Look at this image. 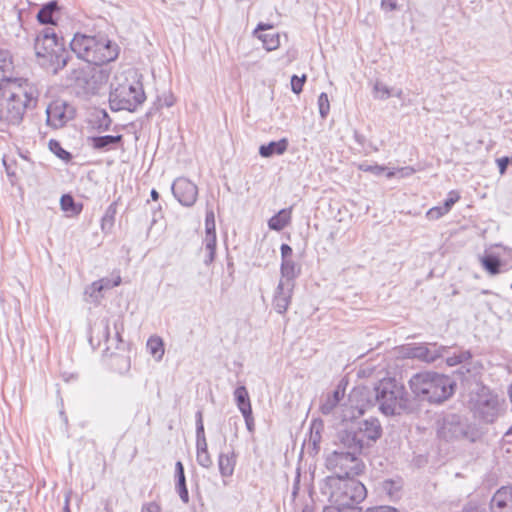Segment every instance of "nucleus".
<instances>
[{
	"label": "nucleus",
	"mask_w": 512,
	"mask_h": 512,
	"mask_svg": "<svg viewBox=\"0 0 512 512\" xmlns=\"http://www.w3.org/2000/svg\"><path fill=\"white\" fill-rule=\"evenodd\" d=\"M36 86L27 79L11 78L0 86V119L8 124H19L28 109L38 101Z\"/></svg>",
	"instance_id": "1"
},
{
	"label": "nucleus",
	"mask_w": 512,
	"mask_h": 512,
	"mask_svg": "<svg viewBox=\"0 0 512 512\" xmlns=\"http://www.w3.org/2000/svg\"><path fill=\"white\" fill-rule=\"evenodd\" d=\"M70 48L79 59L101 66L114 61L119 55V47L106 36L76 33L70 41Z\"/></svg>",
	"instance_id": "2"
},
{
	"label": "nucleus",
	"mask_w": 512,
	"mask_h": 512,
	"mask_svg": "<svg viewBox=\"0 0 512 512\" xmlns=\"http://www.w3.org/2000/svg\"><path fill=\"white\" fill-rule=\"evenodd\" d=\"M409 386L419 400L442 403L453 395L455 382L449 376L426 371L413 375Z\"/></svg>",
	"instance_id": "3"
},
{
	"label": "nucleus",
	"mask_w": 512,
	"mask_h": 512,
	"mask_svg": "<svg viewBox=\"0 0 512 512\" xmlns=\"http://www.w3.org/2000/svg\"><path fill=\"white\" fill-rule=\"evenodd\" d=\"M34 49L39 64L53 74H57L68 63L69 55L65 43L63 40L59 41L52 27H46L36 37Z\"/></svg>",
	"instance_id": "4"
},
{
	"label": "nucleus",
	"mask_w": 512,
	"mask_h": 512,
	"mask_svg": "<svg viewBox=\"0 0 512 512\" xmlns=\"http://www.w3.org/2000/svg\"><path fill=\"white\" fill-rule=\"evenodd\" d=\"M375 403L380 411L389 415H400L408 409L404 387L395 379H382L373 389Z\"/></svg>",
	"instance_id": "5"
},
{
	"label": "nucleus",
	"mask_w": 512,
	"mask_h": 512,
	"mask_svg": "<svg viewBox=\"0 0 512 512\" xmlns=\"http://www.w3.org/2000/svg\"><path fill=\"white\" fill-rule=\"evenodd\" d=\"M328 485L331 488L329 502L340 506L359 507L367 496L365 486L354 477L343 478L338 474L328 478Z\"/></svg>",
	"instance_id": "6"
},
{
	"label": "nucleus",
	"mask_w": 512,
	"mask_h": 512,
	"mask_svg": "<svg viewBox=\"0 0 512 512\" xmlns=\"http://www.w3.org/2000/svg\"><path fill=\"white\" fill-rule=\"evenodd\" d=\"M109 103L112 110L135 111L145 100L142 83L138 80L124 79L116 85L111 84Z\"/></svg>",
	"instance_id": "7"
},
{
	"label": "nucleus",
	"mask_w": 512,
	"mask_h": 512,
	"mask_svg": "<svg viewBox=\"0 0 512 512\" xmlns=\"http://www.w3.org/2000/svg\"><path fill=\"white\" fill-rule=\"evenodd\" d=\"M107 80L108 74L104 70L90 66L74 69L68 77L76 94L84 98L99 93Z\"/></svg>",
	"instance_id": "8"
},
{
	"label": "nucleus",
	"mask_w": 512,
	"mask_h": 512,
	"mask_svg": "<svg viewBox=\"0 0 512 512\" xmlns=\"http://www.w3.org/2000/svg\"><path fill=\"white\" fill-rule=\"evenodd\" d=\"M438 435L446 441L466 439L473 442L477 431L467 418L459 414H447L439 423Z\"/></svg>",
	"instance_id": "9"
},
{
	"label": "nucleus",
	"mask_w": 512,
	"mask_h": 512,
	"mask_svg": "<svg viewBox=\"0 0 512 512\" xmlns=\"http://www.w3.org/2000/svg\"><path fill=\"white\" fill-rule=\"evenodd\" d=\"M360 454L336 448L326 458V467L341 474L343 478L359 475L363 470V462L359 458Z\"/></svg>",
	"instance_id": "10"
},
{
	"label": "nucleus",
	"mask_w": 512,
	"mask_h": 512,
	"mask_svg": "<svg viewBox=\"0 0 512 512\" xmlns=\"http://www.w3.org/2000/svg\"><path fill=\"white\" fill-rule=\"evenodd\" d=\"M47 124L54 129L64 127L75 116V109L64 100L51 102L46 109Z\"/></svg>",
	"instance_id": "11"
},
{
	"label": "nucleus",
	"mask_w": 512,
	"mask_h": 512,
	"mask_svg": "<svg viewBox=\"0 0 512 512\" xmlns=\"http://www.w3.org/2000/svg\"><path fill=\"white\" fill-rule=\"evenodd\" d=\"M335 444L339 449L356 454H361L365 448L363 440L358 436L351 421L342 424V427L337 432Z\"/></svg>",
	"instance_id": "12"
},
{
	"label": "nucleus",
	"mask_w": 512,
	"mask_h": 512,
	"mask_svg": "<svg viewBox=\"0 0 512 512\" xmlns=\"http://www.w3.org/2000/svg\"><path fill=\"white\" fill-rule=\"evenodd\" d=\"M171 189L174 197L184 206L190 207L197 200V186L185 177L177 178L173 182Z\"/></svg>",
	"instance_id": "13"
},
{
	"label": "nucleus",
	"mask_w": 512,
	"mask_h": 512,
	"mask_svg": "<svg viewBox=\"0 0 512 512\" xmlns=\"http://www.w3.org/2000/svg\"><path fill=\"white\" fill-rule=\"evenodd\" d=\"M358 436L363 440L365 447H369L382 435V427L378 419L369 418L360 421H351Z\"/></svg>",
	"instance_id": "14"
},
{
	"label": "nucleus",
	"mask_w": 512,
	"mask_h": 512,
	"mask_svg": "<svg viewBox=\"0 0 512 512\" xmlns=\"http://www.w3.org/2000/svg\"><path fill=\"white\" fill-rule=\"evenodd\" d=\"M294 286V282L279 280L272 299V306L277 313L284 314L288 310Z\"/></svg>",
	"instance_id": "15"
},
{
	"label": "nucleus",
	"mask_w": 512,
	"mask_h": 512,
	"mask_svg": "<svg viewBox=\"0 0 512 512\" xmlns=\"http://www.w3.org/2000/svg\"><path fill=\"white\" fill-rule=\"evenodd\" d=\"M406 356L409 358H415L427 363H432L442 356L446 351V347H438L436 344L431 345H413L406 349Z\"/></svg>",
	"instance_id": "16"
},
{
	"label": "nucleus",
	"mask_w": 512,
	"mask_h": 512,
	"mask_svg": "<svg viewBox=\"0 0 512 512\" xmlns=\"http://www.w3.org/2000/svg\"><path fill=\"white\" fill-rule=\"evenodd\" d=\"M474 410L484 422L492 423L498 416V401L495 397L480 396L474 405Z\"/></svg>",
	"instance_id": "17"
},
{
	"label": "nucleus",
	"mask_w": 512,
	"mask_h": 512,
	"mask_svg": "<svg viewBox=\"0 0 512 512\" xmlns=\"http://www.w3.org/2000/svg\"><path fill=\"white\" fill-rule=\"evenodd\" d=\"M490 512H512V485L499 488L489 503Z\"/></svg>",
	"instance_id": "18"
},
{
	"label": "nucleus",
	"mask_w": 512,
	"mask_h": 512,
	"mask_svg": "<svg viewBox=\"0 0 512 512\" xmlns=\"http://www.w3.org/2000/svg\"><path fill=\"white\" fill-rule=\"evenodd\" d=\"M370 394V390L366 387H358L352 390L349 395V402L351 403V408H353L350 415L351 418H355L356 413L358 415L363 414L365 408L371 404L368 398Z\"/></svg>",
	"instance_id": "19"
},
{
	"label": "nucleus",
	"mask_w": 512,
	"mask_h": 512,
	"mask_svg": "<svg viewBox=\"0 0 512 512\" xmlns=\"http://www.w3.org/2000/svg\"><path fill=\"white\" fill-rule=\"evenodd\" d=\"M271 30L272 26L265 25L260 23L256 30L254 31L257 34V37L262 41L264 48L267 51L276 50L280 46V34L275 31H269L267 33H260L264 30Z\"/></svg>",
	"instance_id": "20"
},
{
	"label": "nucleus",
	"mask_w": 512,
	"mask_h": 512,
	"mask_svg": "<svg viewBox=\"0 0 512 512\" xmlns=\"http://www.w3.org/2000/svg\"><path fill=\"white\" fill-rule=\"evenodd\" d=\"M121 141L122 135H105L88 138L89 145L96 150H109Z\"/></svg>",
	"instance_id": "21"
},
{
	"label": "nucleus",
	"mask_w": 512,
	"mask_h": 512,
	"mask_svg": "<svg viewBox=\"0 0 512 512\" xmlns=\"http://www.w3.org/2000/svg\"><path fill=\"white\" fill-rule=\"evenodd\" d=\"M288 148V140L282 138L279 141H271L266 145H261L259 154L264 158L272 157L273 155H282Z\"/></svg>",
	"instance_id": "22"
},
{
	"label": "nucleus",
	"mask_w": 512,
	"mask_h": 512,
	"mask_svg": "<svg viewBox=\"0 0 512 512\" xmlns=\"http://www.w3.org/2000/svg\"><path fill=\"white\" fill-rule=\"evenodd\" d=\"M236 458L234 452L220 453L218 457L219 472L222 477H230L234 473Z\"/></svg>",
	"instance_id": "23"
},
{
	"label": "nucleus",
	"mask_w": 512,
	"mask_h": 512,
	"mask_svg": "<svg viewBox=\"0 0 512 512\" xmlns=\"http://www.w3.org/2000/svg\"><path fill=\"white\" fill-rule=\"evenodd\" d=\"M301 267L293 259L281 261L280 280H286L294 282V280L300 275Z\"/></svg>",
	"instance_id": "24"
},
{
	"label": "nucleus",
	"mask_w": 512,
	"mask_h": 512,
	"mask_svg": "<svg viewBox=\"0 0 512 512\" xmlns=\"http://www.w3.org/2000/svg\"><path fill=\"white\" fill-rule=\"evenodd\" d=\"M14 66L8 51L0 49V86L12 78Z\"/></svg>",
	"instance_id": "25"
},
{
	"label": "nucleus",
	"mask_w": 512,
	"mask_h": 512,
	"mask_svg": "<svg viewBox=\"0 0 512 512\" xmlns=\"http://www.w3.org/2000/svg\"><path fill=\"white\" fill-rule=\"evenodd\" d=\"M291 210L282 209L276 215L272 216L268 221V226L271 230L281 231L290 222Z\"/></svg>",
	"instance_id": "26"
},
{
	"label": "nucleus",
	"mask_w": 512,
	"mask_h": 512,
	"mask_svg": "<svg viewBox=\"0 0 512 512\" xmlns=\"http://www.w3.org/2000/svg\"><path fill=\"white\" fill-rule=\"evenodd\" d=\"M234 396L237 407L242 414H248V412H252L249 394L245 386L237 387L234 391Z\"/></svg>",
	"instance_id": "27"
},
{
	"label": "nucleus",
	"mask_w": 512,
	"mask_h": 512,
	"mask_svg": "<svg viewBox=\"0 0 512 512\" xmlns=\"http://www.w3.org/2000/svg\"><path fill=\"white\" fill-rule=\"evenodd\" d=\"M175 472L177 477L176 488L178 490L179 496L184 503H187L189 501V494L186 487L184 467L180 461L176 463Z\"/></svg>",
	"instance_id": "28"
},
{
	"label": "nucleus",
	"mask_w": 512,
	"mask_h": 512,
	"mask_svg": "<svg viewBox=\"0 0 512 512\" xmlns=\"http://www.w3.org/2000/svg\"><path fill=\"white\" fill-rule=\"evenodd\" d=\"M342 397L343 394L339 389L335 390L332 394H328L320 405L321 413L324 415L332 413Z\"/></svg>",
	"instance_id": "29"
},
{
	"label": "nucleus",
	"mask_w": 512,
	"mask_h": 512,
	"mask_svg": "<svg viewBox=\"0 0 512 512\" xmlns=\"http://www.w3.org/2000/svg\"><path fill=\"white\" fill-rule=\"evenodd\" d=\"M58 11L56 1H51L45 4L38 12L37 19L41 24H52L53 16Z\"/></svg>",
	"instance_id": "30"
},
{
	"label": "nucleus",
	"mask_w": 512,
	"mask_h": 512,
	"mask_svg": "<svg viewBox=\"0 0 512 512\" xmlns=\"http://www.w3.org/2000/svg\"><path fill=\"white\" fill-rule=\"evenodd\" d=\"M216 233H206L204 238V246L206 255L204 258V263L206 265H210L214 259L216 254Z\"/></svg>",
	"instance_id": "31"
},
{
	"label": "nucleus",
	"mask_w": 512,
	"mask_h": 512,
	"mask_svg": "<svg viewBox=\"0 0 512 512\" xmlns=\"http://www.w3.org/2000/svg\"><path fill=\"white\" fill-rule=\"evenodd\" d=\"M147 349L156 361H160L164 355V343L162 338L156 335L151 336L147 341Z\"/></svg>",
	"instance_id": "32"
},
{
	"label": "nucleus",
	"mask_w": 512,
	"mask_h": 512,
	"mask_svg": "<svg viewBox=\"0 0 512 512\" xmlns=\"http://www.w3.org/2000/svg\"><path fill=\"white\" fill-rule=\"evenodd\" d=\"M116 213H117V203L113 202L107 207V209L101 219V229L103 232H108L111 230V228L113 227L114 222H115Z\"/></svg>",
	"instance_id": "33"
},
{
	"label": "nucleus",
	"mask_w": 512,
	"mask_h": 512,
	"mask_svg": "<svg viewBox=\"0 0 512 512\" xmlns=\"http://www.w3.org/2000/svg\"><path fill=\"white\" fill-rule=\"evenodd\" d=\"M197 453H196V460L197 463L202 466L203 468H210L213 465L212 458L208 452V446L207 443L204 444H196Z\"/></svg>",
	"instance_id": "34"
},
{
	"label": "nucleus",
	"mask_w": 512,
	"mask_h": 512,
	"mask_svg": "<svg viewBox=\"0 0 512 512\" xmlns=\"http://www.w3.org/2000/svg\"><path fill=\"white\" fill-rule=\"evenodd\" d=\"M481 263L484 269L492 275L500 272L501 261L497 256L486 255L481 258Z\"/></svg>",
	"instance_id": "35"
},
{
	"label": "nucleus",
	"mask_w": 512,
	"mask_h": 512,
	"mask_svg": "<svg viewBox=\"0 0 512 512\" xmlns=\"http://www.w3.org/2000/svg\"><path fill=\"white\" fill-rule=\"evenodd\" d=\"M49 148L60 159L65 161H69L71 159V154L63 149L58 141L50 140Z\"/></svg>",
	"instance_id": "36"
},
{
	"label": "nucleus",
	"mask_w": 512,
	"mask_h": 512,
	"mask_svg": "<svg viewBox=\"0 0 512 512\" xmlns=\"http://www.w3.org/2000/svg\"><path fill=\"white\" fill-rule=\"evenodd\" d=\"M471 358L470 351H460L452 356L447 357L446 363L449 366H456L463 363Z\"/></svg>",
	"instance_id": "37"
},
{
	"label": "nucleus",
	"mask_w": 512,
	"mask_h": 512,
	"mask_svg": "<svg viewBox=\"0 0 512 512\" xmlns=\"http://www.w3.org/2000/svg\"><path fill=\"white\" fill-rule=\"evenodd\" d=\"M103 291V281L93 282L85 291L95 302L99 301L102 297L101 292Z\"/></svg>",
	"instance_id": "38"
},
{
	"label": "nucleus",
	"mask_w": 512,
	"mask_h": 512,
	"mask_svg": "<svg viewBox=\"0 0 512 512\" xmlns=\"http://www.w3.org/2000/svg\"><path fill=\"white\" fill-rule=\"evenodd\" d=\"M323 512H361V508L349 505L340 506L335 503H330L328 506L324 507Z\"/></svg>",
	"instance_id": "39"
},
{
	"label": "nucleus",
	"mask_w": 512,
	"mask_h": 512,
	"mask_svg": "<svg viewBox=\"0 0 512 512\" xmlns=\"http://www.w3.org/2000/svg\"><path fill=\"white\" fill-rule=\"evenodd\" d=\"M318 107L319 113L322 118H326L330 111V103L328 99V95L326 93H321L318 97Z\"/></svg>",
	"instance_id": "40"
},
{
	"label": "nucleus",
	"mask_w": 512,
	"mask_h": 512,
	"mask_svg": "<svg viewBox=\"0 0 512 512\" xmlns=\"http://www.w3.org/2000/svg\"><path fill=\"white\" fill-rule=\"evenodd\" d=\"M460 512H486V506L477 500L468 501Z\"/></svg>",
	"instance_id": "41"
},
{
	"label": "nucleus",
	"mask_w": 512,
	"mask_h": 512,
	"mask_svg": "<svg viewBox=\"0 0 512 512\" xmlns=\"http://www.w3.org/2000/svg\"><path fill=\"white\" fill-rule=\"evenodd\" d=\"M96 116L98 118V129L104 131L108 130L111 125V119L107 112L105 110H99Z\"/></svg>",
	"instance_id": "42"
},
{
	"label": "nucleus",
	"mask_w": 512,
	"mask_h": 512,
	"mask_svg": "<svg viewBox=\"0 0 512 512\" xmlns=\"http://www.w3.org/2000/svg\"><path fill=\"white\" fill-rule=\"evenodd\" d=\"M374 92L376 93L375 97L380 98L382 100L390 97V89L380 81H376L374 84Z\"/></svg>",
	"instance_id": "43"
},
{
	"label": "nucleus",
	"mask_w": 512,
	"mask_h": 512,
	"mask_svg": "<svg viewBox=\"0 0 512 512\" xmlns=\"http://www.w3.org/2000/svg\"><path fill=\"white\" fill-rule=\"evenodd\" d=\"M321 424L313 423L311 427V433L309 442L313 445L314 449L318 448V445L321 441V433H320Z\"/></svg>",
	"instance_id": "44"
},
{
	"label": "nucleus",
	"mask_w": 512,
	"mask_h": 512,
	"mask_svg": "<svg viewBox=\"0 0 512 512\" xmlns=\"http://www.w3.org/2000/svg\"><path fill=\"white\" fill-rule=\"evenodd\" d=\"M60 205L63 211L78 212L76 210L74 199L70 195H63L60 199Z\"/></svg>",
	"instance_id": "45"
},
{
	"label": "nucleus",
	"mask_w": 512,
	"mask_h": 512,
	"mask_svg": "<svg viewBox=\"0 0 512 512\" xmlns=\"http://www.w3.org/2000/svg\"><path fill=\"white\" fill-rule=\"evenodd\" d=\"M305 81H306V75H303L300 78L296 75H293L291 78L292 91L296 94H299L302 91Z\"/></svg>",
	"instance_id": "46"
},
{
	"label": "nucleus",
	"mask_w": 512,
	"mask_h": 512,
	"mask_svg": "<svg viewBox=\"0 0 512 512\" xmlns=\"http://www.w3.org/2000/svg\"><path fill=\"white\" fill-rule=\"evenodd\" d=\"M205 232L216 233L215 231V216L212 210L207 211L205 217Z\"/></svg>",
	"instance_id": "47"
},
{
	"label": "nucleus",
	"mask_w": 512,
	"mask_h": 512,
	"mask_svg": "<svg viewBox=\"0 0 512 512\" xmlns=\"http://www.w3.org/2000/svg\"><path fill=\"white\" fill-rule=\"evenodd\" d=\"M459 195L457 192L451 191L448 195V198L445 200L443 208L444 211H449L451 207L459 200Z\"/></svg>",
	"instance_id": "48"
},
{
	"label": "nucleus",
	"mask_w": 512,
	"mask_h": 512,
	"mask_svg": "<svg viewBox=\"0 0 512 512\" xmlns=\"http://www.w3.org/2000/svg\"><path fill=\"white\" fill-rule=\"evenodd\" d=\"M360 169L365 172H371L375 175H381L386 168L380 165H361Z\"/></svg>",
	"instance_id": "49"
},
{
	"label": "nucleus",
	"mask_w": 512,
	"mask_h": 512,
	"mask_svg": "<svg viewBox=\"0 0 512 512\" xmlns=\"http://www.w3.org/2000/svg\"><path fill=\"white\" fill-rule=\"evenodd\" d=\"M447 211H444L443 206L442 207H433L427 211V217L429 219L435 220L446 214Z\"/></svg>",
	"instance_id": "50"
},
{
	"label": "nucleus",
	"mask_w": 512,
	"mask_h": 512,
	"mask_svg": "<svg viewBox=\"0 0 512 512\" xmlns=\"http://www.w3.org/2000/svg\"><path fill=\"white\" fill-rule=\"evenodd\" d=\"M206 444V437L204 432V425L203 424H197L196 425V444Z\"/></svg>",
	"instance_id": "51"
},
{
	"label": "nucleus",
	"mask_w": 512,
	"mask_h": 512,
	"mask_svg": "<svg viewBox=\"0 0 512 512\" xmlns=\"http://www.w3.org/2000/svg\"><path fill=\"white\" fill-rule=\"evenodd\" d=\"M99 281H103V290L104 289H111L113 287H116L120 285L121 283V277L117 276L115 280H110L109 278H102Z\"/></svg>",
	"instance_id": "52"
},
{
	"label": "nucleus",
	"mask_w": 512,
	"mask_h": 512,
	"mask_svg": "<svg viewBox=\"0 0 512 512\" xmlns=\"http://www.w3.org/2000/svg\"><path fill=\"white\" fill-rule=\"evenodd\" d=\"M280 249L282 261L292 259L293 250L288 244H282Z\"/></svg>",
	"instance_id": "53"
},
{
	"label": "nucleus",
	"mask_w": 512,
	"mask_h": 512,
	"mask_svg": "<svg viewBox=\"0 0 512 512\" xmlns=\"http://www.w3.org/2000/svg\"><path fill=\"white\" fill-rule=\"evenodd\" d=\"M381 8L384 11H394L397 9V0H381Z\"/></svg>",
	"instance_id": "54"
},
{
	"label": "nucleus",
	"mask_w": 512,
	"mask_h": 512,
	"mask_svg": "<svg viewBox=\"0 0 512 512\" xmlns=\"http://www.w3.org/2000/svg\"><path fill=\"white\" fill-rule=\"evenodd\" d=\"M364 512H399V511L392 506H378V507L368 508Z\"/></svg>",
	"instance_id": "55"
},
{
	"label": "nucleus",
	"mask_w": 512,
	"mask_h": 512,
	"mask_svg": "<svg viewBox=\"0 0 512 512\" xmlns=\"http://www.w3.org/2000/svg\"><path fill=\"white\" fill-rule=\"evenodd\" d=\"M245 420L246 427L248 431L253 432L254 430V418L252 412H248V414H242Z\"/></svg>",
	"instance_id": "56"
},
{
	"label": "nucleus",
	"mask_w": 512,
	"mask_h": 512,
	"mask_svg": "<svg viewBox=\"0 0 512 512\" xmlns=\"http://www.w3.org/2000/svg\"><path fill=\"white\" fill-rule=\"evenodd\" d=\"M160 511H161L160 506L157 503L150 502V503L145 504L142 507L141 512H160Z\"/></svg>",
	"instance_id": "57"
},
{
	"label": "nucleus",
	"mask_w": 512,
	"mask_h": 512,
	"mask_svg": "<svg viewBox=\"0 0 512 512\" xmlns=\"http://www.w3.org/2000/svg\"><path fill=\"white\" fill-rule=\"evenodd\" d=\"M3 165H4V167H5V171H6V173H7V176H8L10 179H12L13 177H15V176H16V171H15L14 167H13L11 164H9V163L7 162V160H6V158H5V157L3 158ZM11 182H13V180H11Z\"/></svg>",
	"instance_id": "58"
},
{
	"label": "nucleus",
	"mask_w": 512,
	"mask_h": 512,
	"mask_svg": "<svg viewBox=\"0 0 512 512\" xmlns=\"http://www.w3.org/2000/svg\"><path fill=\"white\" fill-rule=\"evenodd\" d=\"M393 487H394V482L389 480V481H385L383 483V489L385 491H387V493L390 495V496H393Z\"/></svg>",
	"instance_id": "59"
},
{
	"label": "nucleus",
	"mask_w": 512,
	"mask_h": 512,
	"mask_svg": "<svg viewBox=\"0 0 512 512\" xmlns=\"http://www.w3.org/2000/svg\"><path fill=\"white\" fill-rule=\"evenodd\" d=\"M497 162H498V166L500 169V173H504V171L506 170L507 165H508V158H506V157L500 158L497 160Z\"/></svg>",
	"instance_id": "60"
},
{
	"label": "nucleus",
	"mask_w": 512,
	"mask_h": 512,
	"mask_svg": "<svg viewBox=\"0 0 512 512\" xmlns=\"http://www.w3.org/2000/svg\"><path fill=\"white\" fill-rule=\"evenodd\" d=\"M175 102V99L173 97V95H165L164 96V105L167 106V107H170L174 104Z\"/></svg>",
	"instance_id": "61"
},
{
	"label": "nucleus",
	"mask_w": 512,
	"mask_h": 512,
	"mask_svg": "<svg viewBox=\"0 0 512 512\" xmlns=\"http://www.w3.org/2000/svg\"><path fill=\"white\" fill-rule=\"evenodd\" d=\"M197 424H203L202 411L200 410L196 413V425Z\"/></svg>",
	"instance_id": "62"
},
{
	"label": "nucleus",
	"mask_w": 512,
	"mask_h": 512,
	"mask_svg": "<svg viewBox=\"0 0 512 512\" xmlns=\"http://www.w3.org/2000/svg\"><path fill=\"white\" fill-rule=\"evenodd\" d=\"M505 440L507 442H512V426L510 427V429L505 433Z\"/></svg>",
	"instance_id": "63"
},
{
	"label": "nucleus",
	"mask_w": 512,
	"mask_h": 512,
	"mask_svg": "<svg viewBox=\"0 0 512 512\" xmlns=\"http://www.w3.org/2000/svg\"><path fill=\"white\" fill-rule=\"evenodd\" d=\"M150 195H151L152 200H154V201H157L159 199V193L155 189L151 190Z\"/></svg>",
	"instance_id": "64"
}]
</instances>
